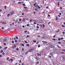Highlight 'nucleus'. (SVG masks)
<instances>
[{
    "label": "nucleus",
    "instance_id": "1",
    "mask_svg": "<svg viewBox=\"0 0 65 65\" xmlns=\"http://www.w3.org/2000/svg\"><path fill=\"white\" fill-rule=\"evenodd\" d=\"M10 13L11 16H12V15L15 14V12L14 11H12L10 12Z\"/></svg>",
    "mask_w": 65,
    "mask_h": 65
},
{
    "label": "nucleus",
    "instance_id": "2",
    "mask_svg": "<svg viewBox=\"0 0 65 65\" xmlns=\"http://www.w3.org/2000/svg\"><path fill=\"white\" fill-rule=\"evenodd\" d=\"M60 60L61 61H63V62H64V61L63 56H61V57H60Z\"/></svg>",
    "mask_w": 65,
    "mask_h": 65
},
{
    "label": "nucleus",
    "instance_id": "3",
    "mask_svg": "<svg viewBox=\"0 0 65 65\" xmlns=\"http://www.w3.org/2000/svg\"><path fill=\"white\" fill-rule=\"evenodd\" d=\"M34 49H30L29 50V51H27V53H29V52H33V50H34Z\"/></svg>",
    "mask_w": 65,
    "mask_h": 65
},
{
    "label": "nucleus",
    "instance_id": "4",
    "mask_svg": "<svg viewBox=\"0 0 65 65\" xmlns=\"http://www.w3.org/2000/svg\"><path fill=\"white\" fill-rule=\"evenodd\" d=\"M42 38H43L44 39H46L47 38V37L45 36H43L42 37Z\"/></svg>",
    "mask_w": 65,
    "mask_h": 65
},
{
    "label": "nucleus",
    "instance_id": "5",
    "mask_svg": "<svg viewBox=\"0 0 65 65\" xmlns=\"http://www.w3.org/2000/svg\"><path fill=\"white\" fill-rule=\"evenodd\" d=\"M58 52L57 51H54V54H58Z\"/></svg>",
    "mask_w": 65,
    "mask_h": 65
},
{
    "label": "nucleus",
    "instance_id": "6",
    "mask_svg": "<svg viewBox=\"0 0 65 65\" xmlns=\"http://www.w3.org/2000/svg\"><path fill=\"white\" fill-rule=\"evenodd\" d=\"M4 39V38L3 37H0V40H3Z\"/></svg>",
    "mask_w": 65,
    "mask_h": 65
},
{
    "label": "nucleus",
    "instance_id": "7",
    "mask_svg": "<svg viewBox=\"0 0 65 65\" xmlns=\"http://www.w3.org/2000/svg\"><path fill=\"white\" fill-rule=\"evenodd\" d=\"M10 60L11 61H12V62L13 61V59H11V58H10V60H9L8 61L10 62Z\"/></svg>",
    "mask_w": 65,
    "mask_h": 65
},
{
    "label": "nucleus",
    "instance_id": "8",
    "mask_svg": "<svg viewBox=\"0 0 65 65\" xmlns=\"http://www.w3.org/2000/svg\"><path fill=\"white\" fill-rule=\"evenodd\" d=\"M7 41V39H4L3 41L4 42H5Z\"/></svg>",
    "mask_w": 65,
    "mask_h": 65
},
{
    "label": "nucleus",
    "instance_id": "9",
    "mask_svg": "<svg viewBox=\"0 0 65 65\" xmlns=\"http://www.w3.org/2000/svg\"><path fill=\"white\" fill-rule=\"evenodd\" d=\"M64 61H65V56H63Z\"/></svg>",
    "mask_w": 65,
    "mask_h": 65
},
{
    "label": "nucleus",
    "instance_id": "10",
    "mask_svg": "<svg viewBox=\"0 0 65 65\" xmlns=\"http://www.w3.org/2000/svg\"><path fill=\"white\" fill-rule=\"evenodd\" d=\"M25 18H24L22 19V21L24 22H25Z\"/></svg>",
    "mask_w": 65,
    "mask_h": 65
},
{
    "label": "nucleus",
    "instance_id": "11",
    "mask_svg": "<svg viewBox=\"0 0 65 65\" xmlns=\"http://www.w3.org/2000/svg\"><path fill=\"white\" fill-rule=\"evenodd\" d=\"M43 10L44 11L42 13H43V14H44V13H45V10Z\"/></svg>",
    "mask_w": 65,
    "mask_h": 65
},
{
    "label": "nucleus",
    "instance_id": "12",
    "mask_svg": "<svg viewBox=\"0 0 65 65\" xmlns=\"http://www.w3.org/2000/svg\"><path fill=\"white\" fill-rule=\"evenodd\" d=\"M10 15V14H7V17H9Z\"/></svg>",
    "mask_w": 65,
    "mask_h": 65
},
{
    "label": "nucleus",
    "instance_id": "13",
    "mask_svg": "<svg viewBox=\"0 0 65 65\" xmlns=\"http://www.w3.org/2000/svg\"><path fill=\"white\" fill-rule=\"evenodd\" d=\"M39 22L40 23H42V20H40L39 21Z\"/></svg>",
    "mask_w": 65,
    "mask_h": 65
},
{
    "label": "nucleus",
    "instance_id": "14",
    "mask_svg": "<svg viewBox=\"0 0 65 65\" xmlns=\"http://www.w3.org/2000/svg\"><path fill=\"white\" fill-rule=\"evenodd\" d=\"M62 34H63V35H64L65 34V32H62Z\"/></svg>",
    "mask_w": 65,
    "mask_h": 65
},
{
    "label": "nucleus",
    "instance_id": "15",
    "mask_svg": "<svg viewBox=\"0 0 65 65\" xmlns=\"http://www.w3.org/2000/svg\"><path fill=\"white\" fill-rule=\"evenodd\" d=\"M39 6L38 5H36V7H38Z\"/></svg>",
    "mask_w": 65,
    "mask_h": 65
},
{
    "label": "nucleus",
    "instance_id": "16",
    "mask_svg": "<svg viewBox=\"0 0 65 65\" xmlns=\"http://www.w3.org/2000/svg\"><path fill=\"white\" fill-rule=\"evenodd\" d=\"M26 46H29L30 45L29 44H26Z\"/></svg>",
    "mask_w": 65,
    "mask_h": 65
},
{
    "label": "nucleus",
    "instance_id": "17",
    "mask_svg": "<svg viewBox=\"0 0 65 65\" xmlns=\"http://www.w3.org/2000/svg\"><path fill=\"white\" fill-rule=\"evenodd\" d=\"M3 52V51L2 50H1V52H0V53H2Z\"/></svg>",
    "mask_w": 65,
    "mask_h": 65
},
{
    "label": "nucleus",
    "instance_id": "18",
    "mask_svg": "<svg viewBox=\"0 0 65 65\" xmlns=\"http://www.w3.org/2000/svg\"><path fill=\"white\" fill-rule=\"evenodd\" d=\"M22 5H23V6H26V5L25 4H22Z\"/></svg>",
    "mask_w": 65,
    "mask_h": 65
},
{
    "label": "nucleus",
    "instance_id": "19",
    "mask_svg": "<svg viewBox=\"0 0 65 65\" xmlns=\"http://www.w3.org/2000/svg\"><path fill=\"white\" fill-rule=\"evenodd\" d=\"M7 48V47H6L4 48V49L5 50H6V48Z\"/></svg>",
    "mask_w": 65,
    "mask_h": 65
},
{
    "label": "nucleus",
    "instance_id": "20",
    "mask_svg": "<svg viewBox=\"0 0 65 65\" xmlns=\"http://www.w3.org/2000/svg\"><path fill=\"white\" fill-rule=\"evenodd\" d=\"M57 5L58 6H60V5L59 4V2H58Z\"/></svg>",
    "mask_w": 65,
    "mask_h": 65
},
{
    "label": "nucleus",
    "instance_id": "21",
    "mask_svg": "<svg viewBox=\"0 0 65 65\" xmlns=\"http://www.w3.org/2000/svg\"><path fill=\"white\" fill-rule=\"evenodd\" d=\"M61 27H63V28H64V27H65V26H63V25H61Z\"/></svg>",
    "mask_w": 65,
    "mask_h": 65
},
{
    "label": "nucleus",
    "instance_id": "22",
    "mask_svg": "<svg viewBox=\"0 0 65 65\" xmlns=\"http://www.w3.org/2000/svg\"><path fill=\"white\" fill-rule=\"evenodd\" d=\"M30 37V36L27 35V36L26 38H28V37Z\"/></svg>",
    "mask_w": 65,
    "mask_h": 65
},
{
    "label": "nucleus",
    "instance_id": "23",
    "mask_svg": "<svg viewBox=\"0 0 65 65\" xmlns=\"http://www.w3.org/2000/svg\"><path fill=\"white\" fill-rule=\"evenodd\" d=\"M53 40H54V41H55L56 40V39L54 38H53L52 39Z\"/></svg>",
    "mask_w": 65,
    "mask_h": 65
},
{
    "label": "nucleus",
    "instance_id": "24",
    "mask_svg": "<svg viewBox=\"0 0 65 65\" xmlns=\"http://www.w3.org/2000/svg\"><path fill=\"white\" fill-rule=\"evenodd\" d=\"M22 51H24V48H22Z\"/></svg>",
    "mask_w": 65,
    "mask_h": 65
},
{
    "label": "nucleus",
    "instance_id": "25",
    "mask_svg": "<svg viewBox=\"0 0 65 65\" xmlns=\"http://www.w3.org/2000/svg\"><path fill=\"white\" fill-rule=\"evenodd\" d=\"M21 21H22V19H20L19 20V22H21Z\"/></svg>",
    "mask_w": 65,
    "mask_h": 65
},
{
    "label": "nucleus",
    "instance_id": "26",
    "mask_svg": "<svg viewBox=\"0 0 65 65\" xmlns=\"http://www.w3.org/2000/svg\"><path fill=\"white\" fill-rule=\"evenodd\" d=\"M37 37H39V38H40V37H40V35H38Z\"/></svg>",
    "mask_w": 65,
    "mask_h": 65
},
{
    "label": "nucleus",
    "instance_id": "27",
    "mask_svg": "<svg viewBox=\"0 0 65 65\" xmlns=\"http://www.w3.org/2000/svg\"><path fill=\"white\" fill-rule=\"evenodd\" d=\"M61 40H63L64 39V38H60Z\"/></svg>",
    "mask_w": 65,
    "mask_h": 65
},
{
    "label": "nucleus",
    "instance_id": "28",
    "mask_svg": "<svg viewBox=\"0 0 65 65\" xmlns=\"http://www.w3.org/2000/svg\"><path fill=\"white\" fill-rule=\"evenodd\" d=\"M16 46H14L13 47H12V48H14V47H15V48H16Z\"/></svg>",
    "mask_w": 65,
    "mask_h": 65
},
{
    "label": "nucleus",
    "instance_id": "29",
    "mask_svg": "<svg viewBox=\"0 0 65 65\" xmlns=\"http://www.w3.org/2000/svg\"><path fill=\"white\" fill-rule=\"evenodd\" d=\"M42 25L43 26V27H45V25H44V24H43Z\"/></svg>",
    "mask_w": 65,
    "mask_h": 65
},
{
    "label": "nucleus",
    "instance_id": "30",
    "mask_svg": "<svg viewBox=\"0 0 65 65\" xmlns=\"http://www.w3.org/2000/svg\"><path fill=\"white\" fill-rule=\"evenodd\" d=\"M37 28L38 29H39V26H37Z\"/></svg>",
    "mask_w": 65,
    "mask_h": 65
},
{
    "label": "nucleus",
    "instance_id": "31",
    "mask_svg": "<svg viewBox=\"0 0 65 65\" xmlns=\"http://www.w3.org/2000/svg\"><path fill=\"white\" fill-rule=\"evenodd\" d=\"M35 11H38V10L37 9H35Z\"/></svg>",
    "mask_w": 65,
    "mask_h": 65
},
{
    "label": "nucleus",
    "instance_id": "32",
    "mask_svg": "<svg viewBox=\"0 0 65 65\" xmlns=\"http://www.w3.org/2000/svg\"><path fill=\"white\" fill-rule=\"evenodd\" d=\"M38 7V8L39 9H40V8H41L40 7H39V6Z\"/></svg>",
    "mask_w": 65,
    "mask_h": 65
},
{
    "label": "nucleus",
    "instance_id": "33",
    "mask_svg": "<svg viewBox=\"0 0 65 65\" xmlns=\"http://www.w3.org/2000/svg\"><path fill=\"white\" fill-rule=\"evenodd\" d=\"M33 41L34 42V43H35L36 42V41Z\"/></svg>",
    "mask_w": 65,
    "mask_h": 65
},
{
    "label": "nucleus",
    "instance_id": "34",
    "mask_svg": "<svg viewBox=\"0 0 65 65\" xmlns=\"http://www.w3.org/2000/svg\"><path fill=\"white\" fill-rule=\"evenodd\" d=\"M16 38L17 39H18V37H17V36H16Z\"/></svg>",
    "mask_w": 65,
    "mask_h": 65
},
{
    "label": "nucleus",
    "instance_id": "35",
    "mask_svg": "<svg viewBox=\"0 0 65 65\" xmlns=\"http://www.w3.org/2000/svg\"><path fill=\"white\" fill-rule=\"evenodd\" d=\"M6 59H7V60H9V57L7 58Z\"/></svg>",
    "mask_w": 65,
    "mask_h": 65
},
{
    "label": "nucleus",
    "instance_id": "36",
    "mask_svg": "<svg viewBox=\"0 0 65 65\" xmlns=\"http://www.w3.org/2000/svg\"><path fill=\"white\" fill-rule=\"evenodd\" d=\"M15 42H18V41L17 40H15Z\"/></svg>",
    "mask_w": 65,
    "mask_h": 65
},
{
    "label": "nucleus",
    "instance_id": "37",
    "mask_svg": "<svg viewBox=\"0 0 65 65\" xmlns=\"http://www.w3.org/2000/svg\"><path fill=\"white\" fill-rule=\"evenodd\" d=\"M28 32V31H24V33H26V32Z\"/></svg>",
    "mask_w": 65,
    "mask_h": 65
},
{
    "label": "nucleus",
    "instance_id": "38",
    "mask_svg": "<svg viewBox=\"0 0 65 65\" xmlns=\"http://www.w3.org/2000/svg\"><path fill=\"white\" fill-rule=\"evenodd\" d=\"M40 26H41V28H42V25L41 24H40Z\"/></svg>",
    "mask_w": 65,
    "mask_h": 65
},
{
    "label": "nucleus",
    "instance_id": "39",
    "mask_svg": "<svg viewBox=\"0 0 65 65\" xmlns=\"http://www.w3.org/2000/svg\"><path fill=\"white\" fill-rule=\"evenodd\" d=\"M56 35H54V36L53 37V38H55V37H56Z\"/></svg>",
    "mask_w": 65,
    "mask_h": 65
},
{
    "label": "nucleus",
    "instance_id": "40",
    "mask_svg": "<svg viewBox=\"0 0 65 65\" xmlns=\"http://www.w3.org/2000/svg\"><path fill=\"white\" fill-rule=\"evenodd\" d=\"M58 43L59 44H61V42H59Z\"/></svg>",
    "mask_w": 65,
    "mask_h": 65
},
{
    "label": "nucleus",
    "instance_id": "41",
    "mask_svg": "<svg viewBox=\"0 0 65 65\" xmlns=\"http://www.w3.org/2000/svg\"><path fill=\"white\" fill-rule=\"evenodd\" d=\"M4 7H5V9H6V6H4Z\"/></svg>",
    "mask_w": 65,
    "mask_h": 65
},
{
    "label": "nucleus",
    "instance_id": "42",
    "mask_svg": "<svg viewBox=\"0 0 65 65\" xmlns=\"http://www.w3.org/2000/svg\"><path fill=\"white\" fill-rule=\"evenodd\" d=\"M46 9H48V7H46Z\"/></svg>",
    "mask_w": 65,
    "mask_h": 65
},
{
    "label": "nucleus",
    "instance_id": "43",
    "mask_svg": "<svg viewBox=\"0 0 65 65\" xmlns=\"http://www.w3.org/2000/svg\"><path fill=\"white\" fill-rule=\"evenodd\" d=\"M22 45L23 46H24V44H22Z\"/></svg>",
    "mask_w": 65,
    "mask_h": 65
},
{
    "label": "nucleus",
    "instance_id": "44",
    "mask_svg": "<svg viewBox=\"0 0 65 65\" xmlns=\"http://www.w3.org/2000/svg\"><path fill=\"white\" fill-rule=\"evenodd\" d=\"M39 63V61H38L37 63L36 64H38Z\"/></svg>",
    "mask_w": 65,
    "mask_h": 65
},
{
    "label": "nucleus",
    "instance_id": "45",
    "mask_svg": "<svg viewBox=\"0 0 65 65\" xmlns=\"http://www.w3.org/2000/svg\"><path fill=\"white\" fill-rule=\"evenodd\" d=\"M24 8L25 9H26L27 8V7H24Z\"/></svg>",
    "mask_w": 65,
    "mask_h": 65
},
{
    "label": "nucleus",
    "instance_id": "46",
    "mask_svg": "<svg viewBox=\"0 0 65 65\" xmlns=\"http://www.w3.org/2000/svg\"><path fill=\"white\" fill-rule=\"evenodd\" d=\"M62 51H63V52H65V50H62Z\"/></svg>",
    "mask_w": 65,
    "mask_h": 65
},
{
    "label": "nucleus",
    "instance_id": "47",
    "mask_svg": "<svg viewBox=\"0 0 65 65\" xmlns=\"http://www.w3.org/2000/svg\"><path fill=\"white\" fill-rule=\"evenodd\" d=\"M22 27H23V28H24L25 27V26H24V25H23V26H22Z\"/></svg>",
    "mask_w": 65,
    "mask_h": 65
},
{
    "label": "nucleus",
    "instance_id": "48",
    "mask_svg": "<svg viewBox=\"0 0 65 65\" xmlns=\"http://www.w3.org/2000/svg\"><path fill=\"white\" fill-rule=\"evenodd\" d=\"M37 55L38 56H39V53H38L37 54Z\"/></svg>",
    "mask_w": 65,
    "mask_h": 65
},
{
    "label": "nucleus",
    "instance_id": "49",
    "mask_svg": "<svg viewBox=\"0 0 65 65\" xmlns=\"http://www.w3.org/2000/svg\"><path fill=\"white\" fill-rule=\"evenodd\" d=\"M24 42L26 43H27V41H24Z\"/></svg>",
    "mask_w": 65,
    "mask_h": 65
},
{
    "label": "nucleus",
    "instance_id": "50",
    "mask_svg": "<svg viewBox=\"0 0 65 65\" xmlns=\"http://www.w3.org/2000/svg\"><path fill=\"white\" fill-rule=\"evenodd\" d=\"M5 54V53H2V55H4Z\"/></svg>",
    "mask_w": 65,
    "mask_h": 65
},
{
    "label": "nucleus",
    "instance_id": "51",
    "mask_svg": "<svg viewBox=\"0 0 65 65\" xmlns=\"http://www.w3.org/2000/svg\"><path fill=\"white\" fill-rule=\"evenodd\" d=\"M4 45H6V43H5L4 44Z\"/></svg>",
    "mask_w": 65,
    "mask_h": 65
},
{
    "label": "nucleus",
    "instance_id": "52",
    "mask_svg": "<svg viewBox=\"0 0 65 65\" xmlns=\"http://www.w3.org/2000/svg\"><path fill=\"white\" fill-rule=\"evenodd\" d=\"M34 24H36V22H34Z\"/></svg>",
    "mask_w": 65,
    "mask_h": 65
},
{
    "label": "nucleus",
    "instance_id": "53",
    "mask_svg": "<svg viewBox=\"0 0 65 65\" xmlns=\"http://www.w3.org/2000/svg\"><path fill=\"white\" fill-rule=\"evenodd\" d=\"M58 40L59 41H60V40H61V39H60V38H59L58 39Z\"/></svg>",
    "mask_w": 65,
    "mask_h": 65
},
{
    "label": "nucleus",
    "instance_id": "54",
    "mask_svg": "<svg viewBox=\"0 0 65 65\" xmlns=\"http://www.w3.org/2000/svg\"><path fill=\"white\" fill-rule=\"evenodd\" d=\"M48 17H50V15H49V14H48Z\"/></svg>",
    "mask_w": 65,
    "mask_h": 65
},
{
    "label": "nucleus",
    "instance_id": "55",
    "mask_svg": "<svg viewBox=\"0 0 65 65\" xmlns=\"http://www.w3.org/2000/svg\"><path fill=\"white\" fill-rule=\"evenodd\" d=\"M12 25H14V23H12Z\"/></svg>",
    "mask_w": 65,
    "mask_h": 65
},
{
    "label": "nucleus",
    "instance_id": "56",
    "mask_svg": "<svg viewBox=\"0 0 65 65\" xmlns=\"http://www.w3.org/2000/svg\"><path fill=\"white\" fill-rule=\"evenodd\" d=\"M27 26H29V24H27Z\"/></svg>",
    "mask_w": 65,
    "mask_h": 65
},
{
    "label": "nucleus",
    "instance_id": "57",
    "mask_svg": "<svg viewBox=\"0 0 65 65\" xmlns=\"http://www.w3.org/2000/svg\"><path fill=\"white\" fill-rule=\"evenodd\" d=\"M16 50H17V51H19V48H17V49Z\"/></svg>",
    "mask_w": 65,
    "mask_h": 65
},
{
    "label": "nucleus",
    "instance_id": "58",
    "mask_svg": "<svg viewBox=\"0 0 65 65\" xmlns=\"http://www.w3.org/2000/svg\"><path fill=\"white\" fill-rule=\"evenodd\" d=\"M38 43H39V42H37L36 43V44H38Z\"/></svg>",
    "mask_w": 65,
    "mask_h": 65
},
{
    "label": "nucleus",
    "instance_id": "59",
    "mask_svg": "<svg viewBox=\"0 0 65 65\" xmlns=\"http://www.w3.org/2000/svg\"><path fill=\"white\" fill-rule=\"evenodd\" d=\"M2 48V47L1 46H0V49H1Z\"/></svg>",
    "mask_w": 65,
    "mask_h": 65
},
{
    "label": "nucleus",
    "instance_id": "60",
    "mask_svg": "<svg viewBox=\"0 0 65 65\" xmlns=\"http://www.w3.org/2000/svg\"><path fill=\"white\" fill-rule=\"evenodd\" d=\"M56 21H58V18H56Z\"/></svg>",
    "mask_w": 65,
    "mask_h": 65
},
{
    "label": "nucleus",
    "instance_id": "61",
    "mask_svg": "<svg viewBox=\"0 0 65 65\" xmlns=\"http://www.w3.org/2000/svg\"><path fill=\"white\" fill-rule=\"evenodd\" d=\"M12 43H14V41H12Z\"/></svg>",
    "mask_w": 65,
    "mask_h": 65
},
{
    "label": "nucleus",
    "instance_id": "62",
    "mask_svg": "<svg viewBox=\"0 0 65 65\" xmlns=\"http://www.w3.org/2000/svg\"><path fill=\"white\" fill-rule=\"evenodd\" d=\"M59 15H61L62 14V13H59Z\"/></svg>",
    "mask_w": 65,
    "mask_h": 65
},
{
    "label": "nucleus",
    "instance_id": "63",
    "mask_svg": "<svg viewBox=\"0 0 65 65\" xmlns=\"http://www.w3.org/2000/svg\"><path fill=\"white\" fill-rule=\"evenodd\" d=\"M60 9H62V7H60Z\"/></svg>",
    "mask_w": 65,
    "mask_h": 65
},
{
    "label": "nucleus",
    "instance_id": "64",
    "mask_svg": "<svg viewBox=\"0 0 65 65\" xmlns=\"http://www.w3.org/2000/svg\"><path fill=\"white\" fill-rule=\"evenodd\" d=\"M22 15H24V13H22Z\"/></svg>",
    "mask_w": 65,
    "mask_h": 65
}]
</instances>
